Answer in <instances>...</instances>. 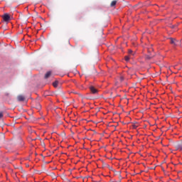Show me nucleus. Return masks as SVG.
<instances>
[{"mask_svg": "<svg viewBox=\"0 0 182 182\" xmlns=\"http://www.w3.org/2000/svg\"><path fill=\"white\" fill-rule=\"evenodd\" d=\"M3 21H4V22H9V21H11V16H9V14H5L3 16Z\"/></svg>", "mask_w": 182, "mask_h": 182, "instance_id": "nucleus-1", "label": "nucleus"}, {"mask_svg": "<svg viewBox=\"0 0 182 182\" xmlns=\"http://www.w3.org/2000/svg\"><path fill=\"white\" fill-rule=\"evenodd\" d=\"M90 90L91 93H93V95H96V93H97V90L93 86L90 87Z\"/></svg>", "mask_w": 182, "mask_h": 182, "instance_id": "nucleus-2", "label": "nucleus"}, {"mask_svg": "<svg viewBox=\"0 0 182 182\" xmlns=\"http://www.w3.org/2000/svg\"><path fill=\"white\" fill-rule=\"evenodd\" d=\"M175 149H176V150H180L181 151H182V142L175 145Z\"/></svg>", "mask_w": 182, "mask_h": 182, "instance_id": "nucleus-3", "label": "nucleus"}, {"mask_svg": "<svg viewBox=\"0 0 182 182\" xmlns=\"http://www.w3.org/2000/svg\"><path fill=\"white\" fill-rule=\"evenodd\" d=\"M17 100L18 102H24L25 101V97L23 95H18L17 97Z\"/></svg>", "mask_w": 182, "mask_h": 182, "instance_id": "nucleus-4", "label": "nucleus"}, {"mask_svg": "<svg viewBox=\"0 0 182 182\" xmlns=\"http://www.w3.org/2000/svg\"><path fill=\"white\" fill-rule=\"evenodd\" d=\"M51 75H52L51 71L47 72V73H46V75H45V79H48V77H50Z\"/></svg>", "mask_w": 182, "mask_h": 182, "instance_id": "nucleus-5", "label": "nucleus"}, {"mask_svg": "<svg viewBox=\"0 0 182 182\" xmlns=\"http://www.w3.org/2000/svg\"><path fill=\"white\" fill-rule=\"evenodd\" d=\"M171 43L172 45H177V43H178V41H177V40L176 39H173V38H171Z\"/></svg>", "mask_w": 182, "mask_h": 182, "instance_id": "nucleus-6", "label": "nucleus"}, {"mask_svg": "<svg viewBox=\"0 0 182 182\" xmlns=\"http://www.w3.org/2000/svg\"><path fill=\"white\" fill-rule=\"evenodd\" d=\"M154 58V55H145L146 60H150V59H153Z\"/></svg>", "mask_w": 182, "mask_h": 182, "instance_id": "nucleus-7", "label": "nucleus"}, {"mask_svg": "<svg viewBox=\"0 0 182 182\" xmlns=\"http://www.w3.org/2000/svg\"><path fill=\"white\" fill-rule=\"evenodd\" d=\"M116 4H117V1L114 0L111 2L110 6L112 7L115 6Z\"/></svg>", "mask_w": 182, "mask_h": 182, "instance_id": "nucleus-8", "label": "nucleus"}, {"mask_svg": "<svg viewBox=\"0 0 182 182\" xmlns=\"http://www.w3.org/2000/svg\"><path fill=\"white\" fill-rule=\"evenodd\" d=\"M128 53H129V56H134V53H133V50H128Z\"/></svg>", "mask_w": 182, "mask_h": 182, "instance_id": "nucleus-9", "label": "nucleus"}, {"mask_svg": "<svg viewBox=\"0 0 182 182\" xmlns=\"http://www.w3.org/2000/svg\"><path fill=\"white\" fill-rule=\"evenodd\" d=\"M130 59H132V56H130V55L125 56L126 62H129V60H130Z\"/></svg>", "mask_w": 182, "mask_h": 182, "instance_id": "nucleus-10", "label": "nucleus"}, {"mask_svg": "<svg viewBox=\"0 0 182 182\" xmlns=\"http://www.w3.org/2000/svg\"><path fill=\"white\" fill-rule=\"evenodd\" d=\"M58 85H59V82L58 81H55L53 83V85L55 87H58Z\"/></svg>", "mask_w": 182, "mask_h": 182, "instance_id": "nucleus-11", "label": "nucleus"}, {"mask_svg": "<svg viewBox=\"0 0 182 182\" xmlns=\"http://www.w3.org/2000/svg\"><path fill=\"white\" fill-rule=\"evenodd\" d=\"M36 109H38V110H41V105H38V106L36 107Z\"/></svg>", "mask_w": 182, "mask_h": 182, "instance_id": "nucleus-12", "label": "nucleus"}, {"mask_svg": "<svg viewBox=\"0 0 182 182\" xmlns=\"http://www.w3.org/2000/svg\"><path fill=\"white\" fill-rule=\"evenodd\" d=\"M4 117V114L2 112H0V119H2Z\"/></svg>", "mask_w": 182, "mask_h": 182, "instance_id": "nucleus-13", "label": "nucleus"}, {"mask_svg": "<svg viewBox=\"0 0 182 182\" xmlns=\"http://www.w3.org/2000/svg\"><path fill=\"white\" fill-rule=\"evenodd\" d=\"M121 80H123V77H121Z\"/></svg>", "mask_w": 182, "mask_h": 182, "instance_id": "nucleus-14", "label": "nucleus"}]
</instances>
